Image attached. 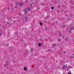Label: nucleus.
Returning <instances> with one entry per match:
<instances>
[{
	"label": "nucleus",
	"mask_w": 74,
	"mask_h": 74,
	"mask_svg": "<svg viewBox=\"0 0 74 74\" xmlns=\"http://www.w3.org/2000/svg\"><path fill=\"white\" fill-rule=\"evenodd\" d=\"M69 37H67V38H66L65 39V42H67V40H69Z\"/></svg>",
	"instance_id": "1"
},
{
	"label": "nucleus",
	"mask_w": 74,
	"mask_h": 74,
	"mask_svg": "<svg viewBox=\"0 0 74 74\" xmlns=\"http://www.w3.org/2000/svg\"><path fill=\"white\" fill-rule=\"evenodd\" d=\"M62 36V34H60V33H59L58 34V35H57V37L60 36Z\"/></svg>",
	"instance_id": "2"
},
{
	"label": "nucleus",
	"mask_w": 74,
	"mask_h": 74,
	"mask_svg": "<svg viewBox=\"0 0 74 74\" xmlns=\"http://www.w3.org/2000/svg\"><path fill=\"white\" fill-rule=\"evenodd\" d=\"M72 29H73V27H72V28L69 30V33H71V30H72Z\"/></svg>",
	"instance_id": "3"
},
{
	"label": "nucleus",
	"mask_w": 74,
	"mask_h": 74,
	"mask_svg": "<svg viewBox=\"0 0 74 74\" xmlns=\"http://www.w3.org/2000/svg\"><path fill=\"white\" fill-rule=\"evenodd\" d=\"M29 19V18H28L26 17H25V21H27V20H28Z\"/></svg>",
	"instance_id": "4"
},
{
	"label": "nucleus",
	"mask_w": 74,
	"mask_h": 74,
	"mask_svg": "<svg viewBox=\"0 0 74 74\" xmlns=\"http://www.w3.org/2000/svg\"><path fill=\"white\" fill-rule=\"evenodd\" d=\"M60 38H58V39L57 40V41L58 42H60Z\"/></svg>",
	"instance_id": "5"
},
{
	"label": "nucleus",
	"mask_w": 74,
	"mask_h": 74,
	"mask_svg": "<svg viewBox=\"0 0 74 74\" xmlns=\"http://www.w3.org/2000/svg\"><path fill=\"white\" fill-rule=\"evenodd\" d=\"M24 11L25 12V14H26V13H27V12H28L26 10V11H25V10H24Z\"/></svg>",
	"instance_id": "6"
},
{
	"label": "nucleus",
	"mask_w": 74,
	"mask_h": 74,
	"mask_svg": "<svg viewBox=\"0 0 74 74\" xmlns=\"http://www.w3.org/2000/svg\"><path fill=\"white\" fill-rule=\"evenodd\" d=\"M19 5H20L21 6H22L23 5L22 3H19Z\"/></svg>",
	"instance_id": "7"
},
{
	"label": "nucleus",
	"mask_w": 74,
	"mask_h": 74,
	"mask_svg": "<svg viewBox=\"0 0 74 74\" xmlns=\"http://www.w3.org/2000/svg\"><path fill=\"white\" fill-rule=\"evenodd\" d=\"M64 68H67V67L66 66H65V65H64V66L63 67V69H64Z\"/></svg>",
	"instance_id": "8"
},
{
	"label": "nucleus",
	"mask_w": 74,
	"mask_h": 74,
	"mask_svg": "<svg viewBox=\"0 0 74 74\" xmlns=\"http://www.w3.org/2000/svg\"><path fill=\"white\" fill-rule=\"evenodd\" d=\"M24 69L25 70H27V68L26 67H25L24 68Z\"/></svg>",
	"instance_id": "9"
},
{
	"label": "nucleus",
	"mask_w": 74,
	"mask_h": 74,
	"mask_svg": "<svg viewBox=\"0 0 74 74\" xmlns=\"http://www.w3.org/2000/svg\"><path fill=\"white\" fill-rule=\"evenodd\" d=\"M48 18H49L48 17V16L46 17V18L47 19H48Z\"/></svg>",
	"instance_id": "10"
},
{
	"label": "nucleus",
	"mask_w": 74,
	"mask_h": 74,
	"mask_svg": "<svg viewBox=\"0 0 74 74\" xmlns=\"http://www.w3.org/2000/svg\"><path fill=\"white\" fill-rule=\"evenodd\" d=\"M28 10L29 11H30V8H28Z\"/></svg>",
	"instance_id": "11"
},
{
	"label": "nucleus",
	"mask_w": 74,
	"mask_h": 74,
	"mask_svg": "<svg viewBox=\"0 0 74 74\" xmlns=\"http://www.w3.org/2000/svg\"><path fill=\"white\" fill-rule=\"evenodd\" d=\"M38 46H41V44H38Z\"/></svg>",
	"instance_id": "12"
},
{
	"label": "nucleus",
	"mask_w": 74,
	"mask_h": 74,
	"mask_svg": "<svg viewBox=\"0 0 74 74\" xmlns=\"http://www.w3.org/2000/svg\"><path fill=\"white\" fill-rule=\"evenodd\" d=\"M51 9H53V7H51Z\"/></svg>",
	"instance_id": "13"
},
{
	"label": "nucleus",
	"mask_w": 74,
	"mask_h": 74,
	"mask_svg": "<svg viewBox=\"0 0 74 74\" xmlns=\"http://www.w3.org/2000/svg\"><path fill=\"white\" fill-rule=\"evenodd\" d=\"M40 25H42V23H40Z\"/></svg>",
	"instance_id": "14"
},
{
	"label": "nucleus",
	"mask_w": 74,
	"mask_h": 74,
	"mask_svg": "<svg viewBox=\"0 0 74 74\" xmlns=\"http://www.w3.org/2000/svg\"><path fill=\"white\" fill-rule=\"evenodd\" d=\"M33 48H32V49H31L32 51H33Z\"/></svg>",
	"instance_id": "15"
},
{
	"label": "nucleus",
	"mask_w": 74,
	"mask_h": 74,
	"mask_svg": "<svg viewBox=\"0 0 74 74\" xmlns=\"http://www.w3.org/2000/svg\"><path fill=\"white\" fill-rule=\"evenodd\" d=\"M54 25H55V24H54V23H53V26Z\"/></svg>",
	"instance_id": "16"
},
{
	"label": "nucleus",
	"mask_w": 74,
	"mask_h": 74,
	"mask_svg": "<svg viewBox=\"0 0 74 74\" xmlns=\"http://www.w3.org/2000/svg\"><path fill=\"white\" fill-rule=\"evenodd\" d=\"M69 74H71V73H69Z\"/></svg>",
	"instance_id": "17"
},
{
	"label": "nucleus",
	"mask_w": 74,
	"mask_h": 74,
	"mask_svg": "<svg viewBox=\"0 0 74 74\" xmlns=\"http://www.w3.org/2000/svg\"><path fill=\"white\" fill-rule=\"evenodd\" d=\"M64 36H62V38H64Z\"/></svg>",
	"instance_id": "18"
},
{
	"label": "nucleus",
	"mask_w": 74,
	"mask_h": 74,
	"mask_svg": "<svg viewBox=\"0 0 74 74\" xmlns=\"http://www.w3.org/2000/svg\"><path fill=\"white\" fill-rule=\"evenodd\" d=\"M21 18H20V20H21Z\"/></svg>",
	"instance_id": "19"
},
{
	"label": "nucleus",
	"mask_w": 74,
	"mask_h": 74,
	"mask_svg": "<svg viewBox=\"0 0 74 74\" xmlns=\"http://www.w3.org/2000/svg\"><path fill=\"white\" fill-rule=\"evenodd\" d=\"M53 46H55V44H54Z\"/></svg>",
	"instance_id": "20"
},
{
	"label": "nucleus",
	"mask_w": 74,
	"mask_h": 74,
	"mask_svg": "<svg viewBox=\"0 0 74 74\" xmlns=\"http://www.w3.org/2000/svg\"><path fill=\"white\" fill-rule=\"evenodd\" d=\"M32 5V4H30V5Z\"/></svg>",
	"instance_id": "21"
},
{
	"label": "nucleus",
	"mask_w": 74,
	"mask_h": 74,
	"mask_svg": "<svg viewBox=\"0 0 74 74\" xmlns=\"http://www.w3.org/2000/svg\"><path fill=\"white\" fill-rule=\"evenodd\" d=\"M66 51H65V53H66Z\"/></svg>",
	"instance_id": "22"
},
{
	"label": "nucleus",
	"mask_w": 74,
	"mask_h": 74,
	"mask_svg": "<svg viewBox=\"0 0 74 74\" xmlns=\"http://www.w3.org/2000/svg\"><path fill=\"white\" fill-rule=\"evenodd\" d=\"M16 8V7H15V8Z\"/></svg>",
	"instance_id": "23"
},
{
	"label": "nucleus",
	"mask_w": 74,
	"mask_h": 74,
	"mask_svg": "<svg viewBox=\"0 0 74 74\" xmlns=\"http://www.w3.org/2000/svg\"><path fill=\"white\" fill-rule=\"evenodd\" d=\"M0 35H1V34H0Z\"/></svg>",
	"instance_id": "24"
},
{
	"label": "nucleus",
	"mask_w": 74,
	"mask_h": 74,
	"mask_svg": "<svg viewBox=\"0 0 74 74\" xmlns=\"http://www.w3.org/2000/svg\"><path fill=\"white\" fill-rule=\"evenodd\" d=\"M7 65H8V64H7Z\"/></svg>",
	"instance_id": "25"
},
{
	"label": "nucleus",
	"mask_w": 74,
	"mask_h": 74,
	"mask_svg": "<svg viewBox=\"0 0 74 74\" xmlns=\"http://www.w3.org/2000/svg\"><path fill=\"white\" fill-rule=\"evenodd\" d=\"M36 3H37V2H36Z\"/></svg>",
	"instance_id": "26"
},
{
	"label": "nucleus",
	"mask_w": 74,
	"mask_h": 74,
	"mask_svg": "<svg viewBox=\"0 0 74 74\" xmlns=\"http://www.w3.org/2000/svg\"><path fill=\"white\" fill-rule=\"evenodd\" d=\"M39 9H40V8H39Z\"/></svg>",
	"instance_id": "27"
},
{
	"label": "nucleus",
	"mask_w": 74,
	"mask_h": 74,
	"mask_svg": "<svg viewBox=\"0 0 74 74\" xmlns=\"http://www.w3.org/2000/svg\"><path fill=\"white\" fill-rule=\"evenodd\" d=\"M25 10H26V9H25Z\"/></svg>",
	"instance_id": "28"
},
{
	"label": "nucleus",
	"mask_w": 74,
	"mask_h": 74,
	"mask_svg": "<svg viewBox=\"0 0 74 74\" xmlns=\"http://www.w3.org/2000/svg\"><path fill=\"white\" fill-rule=\"evenodd\" d=\"M47 5H48V4H47Z\"/></svg>",
	"instance_id": "29"
}]
</instances>
